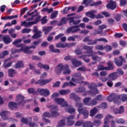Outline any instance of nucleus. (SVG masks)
<instances>
[{"label": "nucleus", "instance_id": "obj_57", "mask_svg": "<svg viewBox=\"0 0 127 127\" xmlns=\"http://www.w3.org/2000/svg\"><path fill=\"white\" fill-rule=\"evenodd\" d=\"M104 45H97L95 46V48L96 50H101V51H103L104 50Z\"/></svg>", "mask_w": 127, "mask_h": 127}, {"label": "nucleus", "instance_id": "obj_55", "mask_svg": "<svg viewBox=\"0 0 127 127\" xmlns=\"http://www.w3.org/2000/svg\"><path fill=\"white\" fill-rule=\"evenodd\" d=\"M21 42H22V39H16L14 42H13L12 45H16L19 43H21Z\"/></svg>", "mask_w": 127, "mask_h": 127}, {"label": "nucleus", "instance_id": "obj_15", "mask_svg": "<svg viewBox=\"0 0 127 127\" xmlns=\"http://www.w3.org/2000/svg\"><path fill=\"white\" fill-rule=\"evenodd\" d=\"M24 96H21L20 94H18L16 96V101L19 102L17 103V105H22V106H24L25 105V101L24 100Z\"/></svg>", "mask_w": 127, "mask_h": 127}, {"label": "nucleus", "instance_id": "obj_22", "mask_svg": "<svg viewBox=\"0 0 127 127\" xmlns=\"http://www.w3.org/2000/svg\"><path fill=\"white\" fill-rule=\"evenodd\" d=\"M29 47L28 46H25V45H24L22 48H20V49L16 50V51L17 52H24V53L25 54H28V50H29Z\"/></svg>", "mask_w": 127, "mask_h": 127}, {"label": "nucleus", "instance_id": "obj_20", "mask_svg": "<svg viewBox=\"0 0 127 127\" xmlns=\"http://www.w3.org/2000/svg\"><path fill=\"white\" fill-rule=\"evenodd\" d=\"M75 118V116L70 115L67 118V125L69 126H73L74 125V119Z\"/></svg>", "mask_w": 127, "mask_h": 127}, {"label": "nucleus", "instance_id": "obj_60", "mask_svg": "<svg viewBox=\"0 0 127 127\" xmlns=\"http://www.w3.org/2000/svg\"><path fill=\"white\" fill-rule=\"evenodd\" d=\"M83 124H84V122L82 121H77L75 123V127H80L82 125V127H83Z\"/></svg>", "mask_w": 127, "mask_h": 127}, {"label": "nucleus", "instance_id": "obj_2", "mask_svg": "<svg viewBox=\"0 0 127 127\" xmlns=\"http://www.w3.org/2000/svg\"><path fill=\"white\" fill-rule=\"evenodd\" d=\"M83 79L84 77L82 76L81 73H76L73 75V77L71 79V81H69L68 83L71 86H76V84L74 83H75V84H80V83H81V81ZM73 82L74 83H73Z\"/></svg>", "mask_w": 127, "mask_h": 127}, {"label": "nucleus", "instance_id": "obj_13", "mask_svg": "<svg viewBox=\"0 0 127 127\" xmlns=\"http://www.w3.org/2000/svg\"><path fill=\"white\" fill-rule=\"evenodd\" d=\"M107 8L114 10L117 8V2L116 1L110 0L109 3L106 5Z\"/></svg>", "mask_w": 127, "mask_h": 127}, {"label": "nucleus", "instance_id": "obj_30", "mask_svg": "<svg viewBox=\"0 0 127 127\" xmlns=\"http://www.w3.org/2000/svg\"><path fill=\"white\" fill-rule=\"evenodd\" d=\"M41 33H42L41 31H38V32L35 33V34L32 36V38H33V39H37V38H40V37L42 36Z\"/></svg>", "mask_w": 127, "mask_h": 127}, {"label": "nucleus", "instance_id": "obj_35", "mask_svg": "<svg viewBox=\"0 0 127 127\" xmlns=\"http://www.w3.org/2000/svg\"><path fill=\"white\" fill-rule=\"evenodd\" d=\"M98 113V109L97 108H93L90 112V117H94L95 115H96Z\"/></svg>", "mask_w": 127, "mask_h": 127}, {"label": "nucleus", "instance_id": "obj_63", "mask_svg": "<svg viewBox=\"0 0 127 127\" xmlns=\"http://www.w3.org/2000/svg\"><path fill=\"white\" fill-rule=\"evenodd\" d=\"M98 104V102L95 100H91L89 102V106H96Z\"/></svg>", "mask_w": 127, "mask_h": 127}, {"label": "nucleus", "instance_id": "obj_18", "mask_svg": "<svg viewBox=\"0 0 127 127\" xmlns=\"http://www.w3.org/2000/svg\"><path fill=\"white\" fill-rule=\"evenodd\" d=\"M10 114L8 111H2L0 113V115L1 117V119L3 120V121H7L8 120V114Z\"/></svg>", "mask_w": 127, "mask_h": 127}, {"label": "nucleus", "instance_id": "obj_64", "mask_svg": "<svg viewBox=\"0 0 127 127\" xmlns=\"http://www.w3.org/2000/svg\"><path fill=\"white\" fill-rule=\"evenodd\" d=\"M31 31V29L24 28L22 31V33H30Z\"/></svg>", "mask_w": 127, "mask_h": 127}, {"label": "nucleus", "instance_id": "obj_53", "mask_svg": "<svg viewBox=\"0 0 127 127\" xmlns=\"http://www.w3.org/2000/svg\"><path fill=\"white\" fill-rule=\"evenodd\" d=\"M46 18H47V16H45L40 19V21H41L42 24H45V23H47L48 20Z\"/></svg>", "mask_w": 127, "mask_h": 127}, {"label": "nucleus", "instance_id": "obj_58", "mask_svg": "<svg viewBox=\"0 0 127 127\" xmlns=\"http://www.w3.org/2000/svg\"><path fill=\"white\" fill-rule=\"evenodd\" d=\"M59 127H63V126H65L66 125V123L65 122V119H63L61 120L59 123Z\"/></svg>", "mask_w": 127, "mask_h": 127}, {"label": "nucleus", "instance_id": "obj_36", "mask_svg": "<svg viewBox=\"0 0 127 127\" xmlns=\"http://www.w3.org/2000/svg\"><path fill=\"white\" fill-rule=\"evenodd\" d=\"M89 93L91 94V95H97V94H100V91L99 90H98V88L97 87H95V88H93L89 91Z\"/></svg>", "mask_w": 127, "mask_h": 127}, {"label": "nucleus", "instance_id": "obj_28", "mask_svg": "<svg viewBox=\"0 0 127 127\" xmlns=\"http://www.w3.org/2000/svg\"><path fill=\"white\" fill-rule=\"evenodd\" d=\"M118 99L122 100V102H126L127 100V94L126 93L119 95L117 97Z\"/></svg>", "mask_w": 127, "mask_h": 127}, {"label": "nucleus", "instance_id": "obj_16", "mask_svg": "<svg viewBox=\"0 0 127 127\" xmlns=\"http://www.w3.org/2000/svg\"><path fill=\"white\" fill-rule=\"evenodd\" d=\"M96 12H97V11L95 10H92L91 11H89L85 13V14L88 17H90V18H91L92 19H94V18H96V15L95 14Z\"/></svg>", "mask_w": 127, "mask_h": 127}, {"label": "nucleus", "instance_id": "obj_19", "mask_svg": "<svg viewBox=\"0 0 127 127\" xmlns=\"http://www.w3.org/2000/svg\"><path fill=\"white\" fill-rule=\"evenodd\" d=\"M35 24L33 21L27 22L26 21L21 22V26H25V27H30Z\"/></svg>", "mask_w": 127, "mask_h": 127}, {"label": "nucleus", "instance_id": "obj_42", "mask_svg": "<svg viewBox=\"0 0 127 127\" xmlns=\"http://www.w3.org/2000/svg\"><path fill=\"white\" fill-rule=\"evenodd\" d=\"M98 87V85L95 83V82H92L88 85V88L90 90H92L93 89H95Z\"/></svg>", "mask_w": 127, "mask_h": 127}, {"label": "nucleus", "instance_id": "obj_5", "mask_svg": "<svg viewBox=\"0 0 127 127\" xmlns=\"http://www.w3.org/2000/svg\"><path fill=\"white\" fill-rule=\"evenodd\" d=\"M83 41L84 42H88L87 43V45H96L98 41H103V42L107 43L108 40H106V38H100L99 39H97L96 40H92L91 39H90L89 37H86L83 39Z\"/></svg>", "mask_w": 127, "mask_h": 127}, {"label": "nucleus", "instance_id": "obj_17", "mask_svg": "<svg viewBox=\"0 0 127 127\" xmlns=\"http://www.w3.org/2000/svg\"><path fill=\"white\" fill-rule=\"evenodd\" d=\"M71 63L74 67H79L82 65V62L81 61H78L76 59H73L71 61Z\"/></svg>", "mask_w": 127, "mask_h": 127}, {"label": "nucleus", "instance_id": "obj_61", "mask_svg": "<svg viewBox=\"0 0 127 127\" xmlns=\"http://www.w3.org/2000/svg\"><path fill=\"white\" fill-rule=\"evenodd\" d=\"M95 100L96 101H103V96H102V95L99 94L97 96H96V97L95 98Z\"/></svg>", "mask_w": 127, "mask_h": 127}, {"label": "nucleus", "instance_id": "obj_51", "mask_svg": "<svg viewBox=\"0 0 127 127\" xmlns=\"http://www.w3.org/2000/svg\"><path fill=\"white\" fill-rule=\"evenodd\" d=\"M83 106H84V104L82 103L78 102V103H76L75 104V107H76L77 109V111L80 109H83L82 108H83Z\"/></svg>", "mask_w": 127, "mask_h": 127}, {"label": "nucleus", "instance_id": "obj_52", "mask_svg": "<svg viewBox=\"0 0 127 127\" xmlns=\"http://www.w3.org/2000/svg\"><path fill=\"white\" fill-rule=\"evenodd\" d=\"M86 92V88L84 87H79L76 90V93H85Z\"/></svg>", "mask_w": 127, "mask_h": 127}, {"label": "nucleus", "instance_id": "obj_56", "mask_svg": "<svg viewBox=\"0 0 127 127\" xmlns=\"http://www.w3.org/2000/svg\"><path fill=\"white\" fill-rule=\"evenodd\" d=\"M74 18H76V17H69L68 18H66L67 21H69L68 23L69 24H71V23H73L74 22Z\"/></svg>", "mask_w": 127, "mask_h": 127}, {"label": "nucleus", "instance_id": "obj_3", "mask_svg": "<svg viewBox=\"0 0 127 127\" xmlns=\"http://www.w3.org/2000/svg\"><path fill=\"white\" fill-rule=\"evenodd\" d=\"M51 113V114L48 112H46L43 113L42 115L43 119H45V118H50L51 116L53 118H56L57 116H59V113H58V107L55 106L52 108Z\"/></svg>", "mask_w": 127, "mask_h": 127}, {"label": "nucleus", "instance_id": "obj_62", "mask_svg": "<svg viewBox=\"0 0 127 127\" xmlns=\"http://www.w3.org/2000/svg\"><path fill=\"white\" fill-rule=\"evenodd\" d=\"M127 0H120V6H125V5H127Z\"/></svg>", "mask_w": 127, "mask_h": 127}, {"label": "nucleus", "instance_id": "obj_1", "mask_svg": "<svg viewBox=\"0 0 127 127\" xmlns=\"http://www.w3.org/2000/svg\"><path fill=\"white\" fill-rule=\"evenodd\" d=\"M93 46L90 47L89 46H84L83 49L87 50L86 52L84 53L85 54H88V57H92V60L97 62L100 58L98 56L94 55V51H93Z\"/></svg>", "mask_w": 127, "mask_h": 127}, {"label": "nucleus", "instance_id": "obj_21", "mask_svg": "<svg viewBox=\"0 0 127 127\" xmlns=\"http://www.w3.org/2000/svg\"><path fill=\"white\" fill-rule=\"evenodd\" d=\"M3 41L5 44H9L12 41L10 37L8 35H4L3 37Z\"/></svg>", "mask_w": 127, "mask_h": 127}, {"label": "nucleus", "instance_id": "obj_37", "mask_svg": "<svg viewBox=\"0 0 127 127\" xmlns=\"http://www.w3.org/2000/svg\"><path fill=\"white\" fill-rule=\"evenodd\" d=\"M75 8H76L75 7H71L70 6H68L67 8V7H65L63 9V12L66 13V12H67V11H68V10H70V9H71V11H75Z\"/></svg>", "mask_w": 127, "mask_h": 127}, {"label": "nucleus", "instance_id": "obj_6", "mask_svg": "<svg viewBox=\"0 0 127 127\" xmlns=\"http://www.w3.org/2000/svg\"><path fill=\"white\" fill-rule=\"evenodd\" d=\"M108 66H104L101 64L97 66V69L99 71L106 70V71H110L111 70H114L115 66H114V63L111 61L107 63Z\"/></svg>", "mask_w": 127, "mask_h": 127}, {"label": "nucleus", "instance_id": "obj_46", "mask_svg": "<svg viewBox=\"0 0 127 127\" xmlns=\"http://www.w3.org/2000/svg\"><path fill=\"white\" fill-rule=\"evenodd\" d=\"M100 4H102V1H99L96 2H93V3H90L88 5L89 6H97V5H100Z\"/></svg>", "mask_w": 127, "mask_h": 127}, {"label": "nucleus", "instance_id": "obj_59", "mask_svg": "<svg viewBox=\"0 0 127 127\" xmlns=\"http://www.w3.org/2000/svg\"><path fill=\"white\" fill-rule=\"evenodd\" d=\"M114 36L116 37V38H121V37L124 36V34L122 33H116L115 34Z\"/></svg>", "mask_w": 127, "mask_h": 127}, {"label": "nucleus", "instance_id": "obj_47", "mask_svg": "<svg viewBox=\"0 0 127 127\" xmlns=\"http://www.w3.org/2000/svg\"><path fill=\"white\" fill-rule=\"evenodd\" d=\"M27 91L29 94H33V95H35L37 92L33 88H30L27 89Z\"/></svg>", "mask_w": 127, "mask_h": 127}, {"label": "nucleus", "instance_id": "obj_27", "mask_svg": "<svg viewBox=\"0 0 127 127\" xmlns=\"http://www.w3.org/2000/svg\"><path fill=\"white\" fill-rule=\"evenodd\" d=\"M49 49L50 52H52L53 53H60L61 52L60 49L54 48V46H53V45L49 46Z\"/></svg>", "mask_w": 127, "mask_h": 127}, {"label": "nucleus", "instance_id": "obj_41", "mask_svg": "<svg viewBox=\"0 0 127 127\" xmlns=\"http://www.w3.org/2000/svg\"><path fill=\"white\" fill-rule=\"evenodd\" d=\"M115 123H116V124H123L126 123V121L123 118L116 119H115Z\"/></svg>", "mask_w": 127, "mask_h": 127}, {"label": "nucleus", "instance_id": "obj_32", "mask_svg": "<svg viewBox=\"0 0 127 127\" xmlns=\"http://www.w3.org/2000/svg\"><path fill=\"white\" fill-rule=\"evenodd\" d=\"M8 107L11 109V110H13V109L17 108V104L15 102H11L9 103Z\"/></svg>", "mask_w": 127, "mask_h": 127}, {"label": "nucleus", "instance_id": "obj_7", "mask_svg": "<svg viewBox=\"0 0 127 127\" xmlns=\"http://www.w3.org/2000/svg\"><path fill=\"white\" fill-rule=\"evenodd\" d=\"M80 27V25H74L69 27L66 29V32L68 34L71 33V34H75V33H77L78 31H80L81 29L79 28Z\"/></svg>", "mask_w": 127, "mask_h": 127}, {"label": "nucleus", "instance_id": "obj_24", "mask_svg": "<svg viewBox=\"0 0 127 127\" xmlns=\"http://www.w3.org/2000/svg\"><path fill=\"white\" fill-rule=\"evenodd\" d=\"M69 93H71V90L69 89H67L66 90L61 89L59 91V93L62 96H65L66 95H68V94H69Z\"/></svg>", "mask_w": 127, "mask_h": 127}, {"label": "nucleus", "instance_id": "obj_39", "mask_svg": "<svg viewBox=\"0 0 127 127\" xmlns=\"http://www.w3.org/2000/svg\"><path fill=\"white\" fill-rule=\"evenodd\" d=\"M93 126L95 127H100L101 126V121L100 120L95 119L93 121V123H92Z\"/></svg>", "mask_w": 127, "mask_h": 127}, {"label": "nucleus", "instance_id": "obj_25", "mask_svg": "<svg viewBox=\"0 0 127 127\" xmlns=\"http://www.w3.org/2000/svg\"><path fill=\"white\" fill-rule=\"evenodd\" d=\"M16 74H17V72L14 69L9 68L8 70V76L11 77V78H13V75Z\"/></svg>", "mask_w": 127, "mask_h": 127}, {"label": "nucleus", "instance_id": "obj_50", "mask_svg": "<svg viewBox=\"0 0 127 127\" xmlns=\"http://www.w3.org/2000/svg\"><path fill=\"white\" fill-rule=\"evenodd\" d=\"M74 53H75V54H76V55H82V54H83L82 51L80 50L79 48H77L75 50Z\"/></svg>", "mask_w": 127, "mask_h": 127}, {"label": "nucleus", "instance_id": "obj_23", "mask_svg": "<svg viewBox=\"0 0 127 127\" xmlns=\"http://www.w3.org/2000/svg\"><path fill=\"white\" fill-rule=\"evenodd\" d=\"M33 17H35V20L33 21L35 24H37L40 21V18H41V15L39 13H36L35 15H33Z\"/></svg>", "mask_w": 127, "mask_h": 127}, {"label": "nucleus", "instance_id": "obj_29", "mask_svg": "<svg viewBox=\"0 0 127 127\" xmlns=\"http://www.w3.org/2000/svg\"><path fill=\"white\" fill-rule=\"evenodd\" d=\"M119 77V75L116 72H112L108 75V78H111V80L115 81Z\"/></svg>", "mask_w": 127, "mask_h": 127}, {"label": "nucleus", "instance_id": "obj_40", "mask_svg": "<svg viewBox=\"0 0 127 127\" xmlns=\"http://www.w3.org/2000/svg\"><path fill=\"white\" fill-rule=\"evenodd\" d=\"M122 15H123L121 13L117 14L114 16V18L116 21H121Z\"/></svg>", "mask_w": 127, "mask_h": 127}, {"label": "nucleus", "instance_id": "obj_9", "mask_svg": "<svg viewBox=\"0 0 127 127\" xmlns=\"http://www.w3.org/2000/svg\"><path fill=\"white\" fill-rule=\"evenodd\" d=\"M55 103L58 105H60L62 107H68V103L65 99L62 98H56L54 100Z\"/></svg>", "mask_w": 127, "mask_h": 127}, {"label": "nucleus", "instance_id": "obj_33", "mask_svg": "<svg viewBox=\"0 0 127 127\" xmlns=\"http://www.w3.org/2000/svg\"><path fill=\"white\" fill-rule=\"evenodd\" d=\"M66 23H67V18L64 17L60 21L59 23H58V25L59 26H61L64 24H66Z\"/></svg>", "mask_w": 127, "mask_h": 127}, {"label": "nucleus", "instance_id": "obj_45", "mask_svg": "<svg viewBox=\"0 0 127 127\" xmlns=\"http://www.w3.org/2000/svg\"><path fill=\"white\" fill-rule=\"evenodd\" d=\"M112 49H113L112 46L109 45H106L104 47V50H105L106 52H109V51H112Z\"/></svg>", "mask_w": 127, "mask_h": 127}, {"label": "nucleus", "instance_id": "obj_8", "mask_svg": "<svg viewBox=\"0 0 127 127\" xmlns=\"http://www.w3.org/2000/svg\"><path fill=\"white\" fill-rule=\"evenodd\" d=\"M67 68H69L68 64L64 65L63 64H60L56 67L55 72L57 75H60V74L62 73V71H63V70H65V69H67Z\"/></svg>", "mask_w": 127, "mask_h": 127}, {"label": "nucleus", "instance_id": "obj_54", "mask_svg": "<svg viewBox=\"0 0 127 127\" xmlns=\"http://www.w3.org/2000/svg\"><path fill=\"white\" fill-rule=\"evenodd\" d=\"M115 95H110L108 97H107V101H108V102H113V101H115Z\"/></svg>", "mask_w": 127, "mask_h": 127}, {"label": "nucleus", "instance_id": "obj_48", "mask_svg": "<svg viewBox=\"0 0 127 127\" xmlns=\"http://www.w3.org/2000/svg\"><path fill=\"white\" fill-rule=\"evenodd\" d=\"M91 2H93V0H83L82 4H85V6L87 7Z\"/></svg>", "mask_w": 127, "mask_h": 127}, {"label": "nucleus", "instance_id": "obj_44", "mask_svg": "<svg viewBox=\"0 0 127 127\" xmlns=\"http://www.w3.org/2000/svg\"><path fill=\"white\" fill-rule=\"evenodd\" d=\"M117 73V74L119 76H123L124 74H125V72H124V70L122 69L121 68H118L117 70V72H115Z\"/></svg>", "mask_w": 127, "mask_h": 127}, {"label": "nucleus", "instance_id": "obj_12", "mask_svg": "<svg viewBox=\"0 0 127 127\" xmlns=\"http://www.w3.org/2000/svg\"><path fill=\"white\" fill-rule=\"evenodd\" d=\"M113 119H115V117L110 114L107 115L106 118L104 119L103 127H110V125H109V122H111V120H113Z\"/></svg>", "mask_w": 127, "mask_h": 127}, {"label": "nucleus", "instance_id": "obj_38", "mask_svg": "<svg viewBox=\"0 0 127 127\" xmlns=\"http://www.w3.org/2000/svg\"><path fill=\"white\" fill-rule=\"evenodd\" d=\"M90 101H91V98L86 97L84 99L83 102L86 106H90Z\"/></svg>", "mask_w": 127, "mask_h": 127}, {"label": "nucleus", "instance_id": "obj_43", "mask_svg": "<svg viewBox=\"0 0 127 127\" xmlns=\"http://www.w3.org/2000/svg\"><path fill=\"white\" fill-rule=\"evenodd\" d=\"M6 55H8V51H4L2 53L0 54V59H3Z\"/></svg>", "mask_w": 127, "mask_h": 127}, {"label": "nucleus", "instance_id": "obj_4", "mask_svg": "<svg viewBox=\"0 0 127 127\" xmlns=\"http://www.w3.org/2000/svg\"><path fill=\"white\" fill-rule=\"evenodd\" d=\"M47 76V72H44L40 76V78L42 79H39L35 82V85H40V86H45L48 83L52 82V78H50L49 79L43 80L45 78H46Z\"/></svg>", "mask_w": 127, "mask_h": 127}, {"label": "nucleus", "instance_id": "obj_31", "mask_svg": "<svg viewBox=\"0 0 127 127\" xmlns=\"http://www.w3.org/2000/svg\"><path fill=\"white\" fill-rule=\"evenodd\" d=\"M52 28L53 27L51 26L45 27L43 28V31H44L45 34L47 35L52 30Z\"/></svg>", "mask_w": 127, "mask_h": 127}, {"label": "nucleus", "instance_id": "obj_10", "mask_svg": "<svg viewBox=\"0 0 127 127\" xmlns=\"http://www.w3.org/2000/svg\"><path fill=\"white\" fill-rule=\"evenodd\" d=\"M119 59L121 61H120ZM119 59L118 58L114 59L115 64L117 66V67H121L123 66V63H126V60H125V58L122 56H119Z\"/></svg>", "mask_w": 127, "mask_h": 127}, {"label": "nucleus", "instance_id": "obj_11", "mask_svg": "<svg viewBox=\"0 0 127 127\" xmlns=\"http://www.w3.org/2000/svg\"><path fill=\"white\" fill-rule=\"evenodd\" d=\"M37 92L39 93L41 96H44V97H48L50 95V91L47 88H38Z\"/></svg>", "mask_w": 127, "mask_h": 127}, {"label": "nucleus", "instance_id": "obj_49", "mask_svg": "<svg viewBox=\"0 0 127 127\" xmlns=\"http://www.w3.org/2000/svg\"><path fill=\"white\" fill-rule=\"evenodd\" d=\"M64 71L63 74L64 75H69L71 73V70L69 68H67L65 69H63Z\"/></svg>", "mask_w": 127, "mask_h": 127}, {"label": "nucleus", "instance_id": "obj_14", "mask_svg": "<svg viewBox=\"0 0 127 127\" xmlns=\"http://www.w3.org/2000/svg\"><path fill=\"white\" fill-rule=\"evenodd\" d=\"M79 115H82L84 119H88L89 117V111L85 108L78 109Z\"/></svg>", "mask_w": 127, "mask_h": 127}, {"label": "nucleus", "instance_id": "obj_26", "mask_svg": "<svg viewBox=\"0 0 127 127\" xmlns=\"http://www.w3.org/2000/svg\"><path fill=\"white\" fill-rule=\"evenodd\" d=\"M23 67H24V64L22 61H18L14 66L15 69H18V68H22Z\"/></svg>", "mask_w": 127, "mask_h": 127}, {"label": "nucleus", "instance_id": "obj_34", "mask_svg": "<svg viewBox=\"0 0 127 127\" xmlns=\"http://www.w3.org/2000/svg\"><path fill=\"white\" fill-rule=\"evenodd\" d=\"M83 127H94V124L90 121L85 122L83 124Z\"/></svg>", "mask_w": 127, "mask_h": 127}]
</instances>
